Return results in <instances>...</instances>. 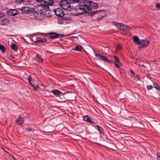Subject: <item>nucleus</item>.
<instances>
[{
	"label": "nucleus",
	"mask_w": 160,
	"mask_h": 160,
	"mask_svg": "<svg viewBox=\"0 0 160 160\" xmlns=\"http://www.w3.org/2000/svg\"><path fill=\"white\" fill-rule=\"evenodd\" d=\"M89 7L87 8V9L88 11H90L92 10V9H96L98 7L97 3L91 1L89 4Z\"/></svg>",
	"instance_id": "12"
},
{
	"label": "nucleus",
	"mask_w": 160,
	"mask_h": 160,
	"mask_svg": "<svg viewBox=\"0 0 160 160\" xmlns=\"http://www.w3.org/2000/svg\"><path fill=\"white\" fill-rule=\"evenodd\" d=\"M106 12V10L105 9H101L99 10H96L94 11H91L89 12L88 13V15L92 16V15H94L95 14L97 13L98 12Z\"/></svg>",
	"instance_id": "14"
},
{
	"label": "nucleus",
	"mask_w": 160,
	"mask_h": 160,
	"mask_svg": "<svg viewBox=\"0 0 160 160\" xmlns=\"http://www.w3.org/2000/svg\"><path fill=\"white\" fill-rule=\"evenodd\" d=\"M31 86H32L33 87V89L34 91H36L38 90L39 88V87L38 85L35 86L34 84H32L31 85Z\"/></svg>",
	"instance_id": "31"
},
{
	"label": "nucleus",
	"mask_w": 160,
	"mask_h": 160,
	"mask_svg": "<svg viewBox=\"0 0 160 160\" xmlns=\"http://www.w3.org/2000/svg\"><path fill=\"white\" fill-rule=\"evenodd\" d=\"M9 59L13 62L16 61L17 60L15 57H13L12 55H10L9 56Z\"/></svg>",
	"instance_id": "33"
},
{
	"label": "nucleus",
	"mask_w": 160,
	"mask_h": 160,
	"mask_svg": "<svg viewBox=\"0 0 160 160\" xmlns=\"http://www.w3.org/2000/svg\"><path fill=\"white\" fill-rule=\"evenodd\" d=\"M156 7L157 8L160 9V4L159 3H157L156 5Z\"/></svg>",
	"instance_id": "37"
},
{
	"label": "nucleus",
	"mask_w": 160,
	"mask_h": 160,
	"mask_svg": "<svg viewBox=\"0 0 160 160\" xmlns=\"http://www.w3.org/2000/svg\"><path fill=\"white\" fill-rule=\"evenodd\" d=\"M35 59L38 62H42L43 61V59L41 58L40 55L38 54H37L35 58Z\"/></svg>",
	"instance_id": "20"
},
{
	"label": "nucleus",
	"mask_w": 160,
	"mask_h": 160,
	"mask_svg": "<svg viewBox=\"0 0 160 160\" xmlns=\"http://www.w3.org/2000/svg\"><path fill=\"white\" fill-rule=\"evenodd\" d=\"M63 23V21H61L60 22V24H62Z\"/></svg>",
	"instance_id": "45"
},
{
	"label": "nucleus",
	"mask_w": 160,
	"mask_h": 160,
	"mask_svg": "<svg viewBox=\"0 0 160 160\" xmlns=\"http://www.w3.org/2000/svg\"><path fill=\"white\" fill-rule=\"evenodd\" d=\"M82 46L79 45H77L74 48H72V50L81 52L82 51Z\"/></svg>",
	"instance_id": "21"
},
{
	"label": "nucleus",
	"mask_w": 160,
	"mask_h": 160,
	"mask_svg": "<svg viewBox=\"0 0 160 160\" xmlns=\"http://www.w3.org/2000/svg\"><path fill=\"white\" fill-rule=\"evenodd\" d=\"M51 92L53 93L54 95L59 97L62 94L63 95V93L59 91V90L56 89L55 90H52L51 91Z\"/></svg>",
	"instance_id": "15"
},
{
	"label": "nucleus",
	"mask_w": 160,
	"mask_h": 160,
	"mask_svg": "<svg viewBox=\"0 0 160 160\" xmlns=\"http://www.w3.org/2000/svg\"><path fill=\"white\" fill-rule=\"evenodd\" d=\"M149 43L148 41L142 39L140 40V43L138 44V47L140 48L146 47L148 45Z\"/></svg>",
	"instance_id": "10"
},
{
	"label": "nucleus",
	"mask_w": 160,
	"mask_h": 160,
	"mask_svg": "<svg viewBox=\"0 0 160 160\" xmlns=\"http://www.w3.org/2000/svg\"><path fill=\"white\" fill-rule=\"evenodd\" d=\"M4 15V14L2 12H0V18H1Z\"/></svg>",
	"instance_id": "40"
},
{
	"label": "nucleus",
	"mask_w": 160,
	"mask_h": 160,
	"mask_svg": "<svg viewBox=\"0 0 160 160\" xmlns=\"http://www.w3.org/2000/svg\"><path fill=\"white\" fill-rule=\"evenodd\" d=\"M132 38L136 44H138L139 43L140 40L138 37L134 36L132 37Z\"/></svg>",
	"instance_id": "17"
},
{
	"label": "nucleus",
	"mask_w": 160,
	"mask_h": 160,
	"mask_svg": "<svg viewBox=\"0 0 160 160\" xmlns=\"http://www.w3.org/2000/svg\"><path fill=\"white\" fill-rule=\"evenodd\" d=\"M27 80L30 86L32 84L31 82V81H32V78L31 75L29 76L28 77Z\"/></svg>",
	"instance_id": "29"
},
{
	"label": "nucleus",
	"mask_w": 160,
	"mask_h": 160,
	"mask_svg": "<svg viewBox=\"0 0 160 160\" xmlns=\"http://www.w3.org/2000/svg\"><path fill=\"white\" fill-rule=\"evenodd\" d=\"M78 7V6L76 7L75 8L72 9H71L70 10L71 11V14L73 16H76L77 15H80L83 14H84V12H78V11L79 10V9H76Z\"/></svg>",
	"instance_id": "8"
},
{
	"label": "nucleus",
	"mask_w": 160,
	"mask_h": 160,
	"mask_svg": "<svg viewBox=\"0 0 160 160\" xmlns=\"http://www.w3.org/2000/svg\"><path fill=\"white\" fill-rule=\"evenodd\" d=\"M157 160H160V152H158L157 153Z\"/></svg>",
	"instance_id": "34"
},
{
	"label": "nucleus",
	"mask_w": 160,
	"mask_h": 160,
	"mask_svg": "<svg viewBox=\"0 0 160 160\" xmlns=\"http://www.w3.org/2000/svg\"><path fill=\"white\" fill-rule=\"evenodd\" d=\"M122 46L120 44H119L118 43V44L117 46V47H116V49L117 50H120L122 49Z\"/></svg>",
	"instance_id": "32"
},
{
	"label": "nucleus",
	"mask_w": 160,
	"mask_h": 160,
	"mask_svg": "<svg viewBox=\"0 0 160 160\" xmlns=\"http://www.w3.org/2000/svg\"><path fill=\"white\" fill-rule=\"evenodd\" d=\"M12 157H13V158L15 160L16 159H15V158L13 157V156L12 155Z\"/></svg>",
	"instance_id": "46"
},
{
	"label": "nucleus",
	"mask_w": 160,
	"mask_h": 160,
	"mask_svg": "<svg viewBox=\"0 0 160 160\" xmlns=\"http://www.w3.org/2000/svg\"><path fill=\"white\" fill-rule=\"evenodd\" d=\"M47 35H48V37L52 39L56 38H59V36H62L63 37L64 36V34H60L58 33H57L55 32H50Z\"/></svg>",
	"instance_id": "7"
},
{
	"label": "nucleus",
	"mask_w": 160,
	"mask_h": 160,
	"mask_svg": "<svg viewBox=\"0 0 160 160\" xmlns=\"http://www.w3.org/2000/svg\"><path fill=\"white\" fill-rule=\"evenodd\" d=\"M60 4L62 8L64 10L70 11L71 10L70 4L66 0L62 1L60 2Z\"/></svg>",
	"instance_id": "3"
},
{
	"label": "nucleus",
	"mask_w": 160,
	"mask_h": 160,
	"mask_svg": "<svg viewBox=\"0 0 160 160\" xmlns=\"http://www.w3.org/2000/svg\"><path fill=\"white\" fill-rule=\"evenodd\" d=\"M67 1L69 4H72L75 2H79L80 0H65ZM80 3L81 2H80Z\"/></svg>",
	"instance_id": "26"
},
{
	"label": "nucleus",
	"mask_w": 160,
	"mask_h": 160,
	"mask_svg": "<svg viewBox=\"0 0 160 160\" xmlns=\"http://www.w3.org/2000/svg\"><path fill=\"white\" fill-rule=\"evenodd\" d=\"M35 43L37 45H40L41 44V42H39V40H38V41H35Z\"/></svg>",
	"instance_id": "38"
},
{
	"label": "nucleus",
	"mask_w": 160,
	"mask_h": 160,
	"mask_svg": "<svg viewBox=\"0 0 160 160\" xmlns=\"http://www.w3.org/2000/svg\"><path fill=\"white\" fill-rule=\"evenodd\" d=\"M113 58L114 59L115 62H114V65L117 68H120V67L119 64H120V62L119 61L118 58L116 56H114Z\"/></svg>",
	"instance_id": "13"
},
{
	"label": "nucleus",
	"mask_w": 160,
	"mask_h": 160,
	"mask_svg": "<svg viewBox=\"0 0 160 160\" xmlns=\"http://www.w3.org/2000/svg\"><path fill=\"white\" fill-rule=\"evenodd\" d=\"M141 124V123L135 121L134 122H132V126L133 127H138L140 126V124Z\"/></svg>",
	"instance_id": "22"
},
{
	"label": "nucleus",
	"mask_w": 160,
	"mask_h": 160,
	"mask_svg": "<svg viewBox=\"0 0 160 160\" xmlns=\"http://www.w3.org/2000/svg\"><path fill=\"white\" fill-rule=\"evenodd\" d=\"M132 79H133L136 81H138L140 80V78L138 74L135 75L131 76Z\"/></svg>",
	"instance_id": "24"
},
{
	"label": "nucleus",
	"mask_w": 160,
	"mask_h": 160,
	"mask_svg": "<svg viewBox=\"0 0 160 160\" xmlns=\"http://www.w3.org/2000/svg\"><path fill=\"white\" fill-rule=\"evenodd\" d=\"M0 50L2 52L4 53L6 52V48L4 45L0 44Z\"/></svg>",
	"instance_id": "25"
},
{
	"label": "nucleus",
	"mask_w": 160,
	"mask_h": 160,
	"mask_svg": "<svg viewBox=\"0 0 160 160\" xmlns=\"http://www.w3.org/2000/svg\"><path fill=\"white\" fill-rule=\"evenodd\" d=\"M43 2L44 4H41L40 13L38 14H40L41 16L46 15L47 17L51 16L49 14L51 11L49 10V6H52L53 4V0H43Z\"/></svg>",
	"instance_id": "1"
},
{
	"label": "nucleus",
	"mask_w": 160,
	"mask_h": 160,
	"mask_svg": "<svg viewBox=\"0 0 160 160\" xmlns=\"http://www.w3.org/2000/svg\"><path fill=\"white\" fill-rule=\"evenodd\" d=\"M103 17V16H102V17H101L100 18H99V17H98L97 19H98V20H100L101 18L102 17Z\"/></svg>",
	"instance_id": "44"
},
{
	"label": "nucleus",
	"mask_w": 160,
	"mask_h": 160,
	"mask_svg": "<svg viewBox=\"0 0 160 160\" xmlns=\"http://www.w3.org/2000/svg\"><path fill=\"white\" fill-rule=\"evenodd\" d=\"M9 20L7 18L3 19L1 20L0 23L2 25H7L9 23Z\"/></svg>",
	"instance_id": "19"
},
{
	"label": "nucleus",
	"mask_w": 160,
	"mask_h": 160,
	"mask_svg": "<svg viewBox=\"0 0 160 160\" xmlns=\"http://www.w3.org/2000/svg\"><path fill=\"white\" fill-rule=\"evenodd\" d=\"M39 40V42H41V44L43 42H45L47 41L45 39H43V40Z\"/></svg>",
	"instance_id": "36"
},
{
	"label": "nucleus",
	"mask_w": 160,
	"mask_h": 160,
	"mask_svg": "<svg viewBox=\"0 0 160 160\" xmlns=\"http://www.w3.org/2000/svg\"><path fill=\"white\" fill-rule=\"evenodd\" d=\"M16 122L18 125H21L23 123V118L19 115L18 118L16 120Z\"/></svg>",
	"instance_id": "18"
},
{
	"label": "nucleus",
	"mask_w": 160,
	"mask_h": 160,
	"mask_svg": "<svg viewBox=\"0 0 160 160\" xmlns=\"http://www.w3.org/2000/svg\"><path fill=\"white\" fill-rule=\"evenodd\" d=\"M11 49L14 51H17L18 50V47L16 44L14 43H12L11 44Z\"/></svg>",
	"instance_id": "23"
},
{
	"label": "nucleus",
	"mask_w": 160,
	"mask_h": 160,
	"mask_svg": "<svg viewBox=\"0 0 160 160\" xmlns=\"http://www.w3.org/2000/svg\"><path fill=\"white\" fill-rule=\"evenodd\" d=\"M95 56L98 58L99 60H102L104 62H107L110 64H112L113 63H114V62L112 60H110L109 59L106 58L104 56H102L99 54H97L96 53H95Z\"/></svg>",
	"instance_id": "5"
},
{
	"label": "nucleus",
	"mask_w": 160,
	"mask_h": 160,
	"mask_svg": "<svg viewBox=\"0 0 160 160\" xmlns=\"http://www.w3.org/2000/svg\"><path fill=\"white\" fill-rule=\"evenodd\" d=\"M56 16L60 17H62L64 15V13L62 10L60 8H58L53 11Z\"/></svg>",
	"instance_id": "9"
},
{
	"label": "nucleus",
	"mask_w": 160,
	"mask_h": 160,
	"mask_svg": "<svg viewBox=\"0 0 160 160\" xmlns=\"http://www.w3.org/2000/svg\"><path fill=\"white\" fill-rule=\"evenodd\" d=\"M96 127L99 132L101 134L102 133L103 134L104 133L103 128L101 127H99L98 125H96Z\"/></svg>",
	"instance_id": "27"
},
{
	"label": "nucleus",
	"mask_w": 160,
	"mask_h": 160,
	"mask_svg": "<svg viewBox=\"0 0 160 160\" xmlns=\"http://www.w3.org/2000/svg\"><path fill=\"white\" fill-rule=\"evenodd\" d=\"M83 120L84 121H87L91 123H94L91 119L90 116L88 115L84 116L83 118Z\"/></svg>",
	"instance_id": "16"
},
{
	"label": "nucleus",
	"mask_w": 160,
	"mask_h": 160,
	"mask_svg": "<svg viewBox=\"0 0 160 160\" xmlns=\"http://www.w3.org/2000/svg\"><path fill=\"white\" fill-rule=\"evenodd\" d=\"M16 1L19 3H21L24 2V0H16Z\"/></svg>",
	"instance_id": "39"
},
{
	"label": "nucleus",
	"mask_w": 160,
	"mask_h": 160,
	"mask_svg": "<svg viewBox=\"0 0 160 160\" xmlns=\"http://www.w3.org/2000/svg\"><path fill=\"white\" fill-rule=\"evenodd\" d=\"M119 29L120 31L122 33L126 35L128 34L129 32L128 30L130 29V28L125 25L121 24V25L119 26Z\"/></svg>",
	"instance_id": "4"
},
{
	"label": "nucleus",
	"mask_w": 160,
	"mask_h": 160,
	"mask_svg": "<svg viewBox=\"0 0 160 160\" xmlns=\"http://www.w3.org/2000/svg\"><path fill=\"white\" fill-rule=\"evenodd\" d=\"M21 11L22 13H31L34 12L35 10L32 8L29 7H24L21 8Z\"/></svg>",
	"instance_id": "6"
},
{
	"label": "nucleus",
	"mask_w": 160,
	"mask_h": 160,
	"mask_svg": "<svg viewBox=\"0 0 160 160\" xmlns=\"http://www.w3.org/2000/svg\"><path fill=\"white\" fill-rule=\"evenodd\" d=\"M7 13L8 15L11 16H14L16 15L19 14L20 13L19 11L15 9H10L7 11Z\"/></svg>",
	"instance_id": "11"
},
{
	"label": "nucleus",
	"mask_w": 160,
	"mask_h": 160,
	"mask_svg": "<svg viewBox=\"0 0 160 160\" xmlns=\"http://www.w3.org/2000/svg\"><path fill=\"white\" fill-rule=\"evenodd\" d=\"M91 1L87 0H84L83 1L82 4H79L78 6V7L76 9H79L80 10H82L84 14L88 15V10L87 9V8L89 7V4Z\"/></svg>",
	"instance_id": "2"
},
{
	"label": "nucleus",
	"mask_w": 160,
	"mask_h": 160,
	"mask_svg": "<svg viewBox=\"0 0 160 160\" xmlns=\"http://www.w3.org/2000/svg\"><path fill=\"white\" fill-rule=\"evenodd\" d=\"M153 87L160 91V86L157 83H154L153 84Z\"/></svg>",
	"instance_id": "28"
},
{
	"label": "nucleus",
	"mask_w": 160,
	"mask_h": 160,
	"mask_svg": "<svg viewBox=\"0 0 160 160\" xmlns=\"http://www.w3.org/2000/svg\"><path fill=\"white\" fill-rule=\"evenodd\" d=\"M131 136H133V134H131ZM132 136H131L130 138H132Z\"/></svg>",
	"instance_id": "47"
},
{
	"label": "nucleus",
	"mask_w": 160,
	"mask_h": 160,
	"mask_svg": "<svg viewBox=\"0 0 160 160\" xmlns=\"http://www.w3.org/2000/svg\"><path fill=\"white\" fill-rule=\"evenodd\" d=\"M25 130L26 131H32L31 128H26L25 129Z\"/></svg>",
	"instance_id": "41"
},
{
	"label": "nucleus",
	"mask_w": 160,
	"mask_h": 160,
	"mask_svg": "<svg viewBox=\"0 0 160 160\" xmlns=\"http://www.w3.org/2000/svg\"><path fill=\"white\" fill-rule=\"evenodd\" d=\"M131 73L133 74V75H135V74H134V72L131 69Z\"/></svg>",
	"instance_id": "43"
},
{
	"label": "nucleus",
	"mask_w": 160,
	"mask_h": 160,
	"mask_svg": "<svg viewBox=\"0 0 160 160\" xmlns=\"http://www.w3.org/2000/svg\"><path fill=\"white\" fill-rule=\"evenodd\" d=\"M112 24L116 26V27H117L118 28H119V26L121 25V23H119L118 22H116L114 21H113L112 22Z\"/></svg>",
	"instance_id": "30"
},
{
	"label": "nucleus",
	"mask_w": 160,
	"mask_h": 160,
	"mask_svg": "<svg viewBox=\"0 0 160 160\" xmlns=\"http://www.w3.org/2000/svg\"><path fill=\"white\" fill-rule=\"evenodd\" d=\"M153 88V86L152 85H148L147 87V88L148 90H150Z\"/></svg>",
	"instance_id": "35"
},
{
	"label": "nucleus",
	"mask_w": 160,
	"mask_h": 160,
	"mask_svg": "<svg viewBox=\"0 0 160 160\" xmlns=\"http://www.w3.org/2000/svg\"><path fill=\"white\" fill-rule=\"evenodd\" d=\"M37 2H39V3H42V1H43V0H35Z\"/></svg>",
	"instance_id": "42"
}]
</instances>
